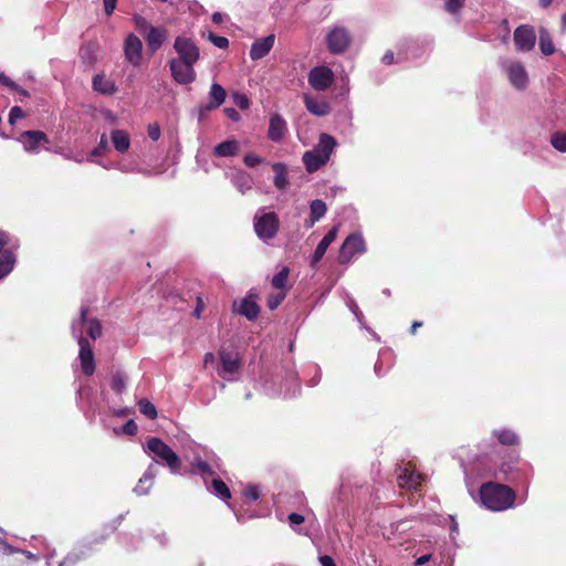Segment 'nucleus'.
Instances as JSON below:
<instances>
[{"label":"nucleus","instance_id":"60","mask_svg":"<svg viewBox=\"0 0 566 566\" xmlns=\"http://www.w3.org/2000/svg\"><path fill=\"white\" fill-rule=\"evenodd\" d=\"M0 84L8 87V86H13L14 82L11 78H9L7 75H4L2 72H0Z\"/></svg>","mask_w":566,"mask_h":566},{"label":"nucleus","instance_id":"19","mask_svg":"<svg viewBox=\"0 0 566 566\" xmlns=\"http://www.w3.org/2000/svg\"><path fill=\"white\" fill-rule=\"evenodd\" d=\"M337 232H338V226H334L325 235L324 238L319 241V243L317 244L315 251H314V254L312 256V261H311V265L312 266H315L316 263H318L322 258L324 256L327 248L331 245V243H333L337 237Z\"/></svg>","mask_w":566,"mask_h":566},{"label":"nucleus","instance_id":"1","mask_svg":"<svg viewBox=\"0 0 566 566\" xmlns=\"http://www.w3.org/2000/svg\"><path fill=\"white\" fill-rule=\"evenodd\" d=\"M516 494L505 484L486 482L480 488L482 504L491 511H504L513 506Z\"/></svg>","mask_w":566,"mask_h":566},{"label":"nucleus","instance_id":"26","mask_svg":"<svg viewBox=\"0 0 566 566\" xmlns=\"http://www.w3.org/2000/svg\"><path fill=\"white\" fill-rule=\"evenodd\" d=\"M303 163L308 172H314L324 166L327 160L317 150H308L303 155Z\"/></svg>","mask_w":566,"mask_h":566},{"label":"nucleus","instance_id":"9","mask_svg":"<svg viewBox=\"0 0 566 566\" xmlns=\"http://www.w3.org/2000/svg\"><path fill=\"white\" fill-rule=\"evenodd\" d=\"M334 82V73L327 66H316L308 73V83L316 91L327 90Z\"/></svg>","mask_w":566,"mask_h":566},{"label":"nucleus","instance_id":"47","mask_svg":"<svg viewBox=\"0 0 566 566\" xmlns=\"http://www.w3.org/2000/svg\"><path fill=\"white\" fill-rule=\"evenodd\" d=\"M24 112L20 106H13L9 113V124L14 125L17 119L24 117Z\"/></svg>","mask_w":566,"mask_h":566},{"label":"nucleus","instance_id":"7","mask_svg":"<svg viewBox=\"0 0 566 566\" xmlns=\"http://www.w3.org/2000/svg\"><path fill=\"white\" fill-rule=\"evenodd\" d=\"M174 49L179 55L178 61L196 64L200 57L199 48L189 38L177 36L174 42Z\"/></svg>","mask_w":566,"mask_h":566},{"label":"nucleus","instance_id":"51","mask_svg":"<svg viewBox=\"0 0 566 566\" xmlns=\"http://www.w3.org/2000/svg\"><path fill=\"white\" fill-rule=\"evenodd\" d=\"M287 520L292 525H300L305 521L304 516L298 513L289 514Z\"/></svg>","mask_w":566,"mask_h":566},{"label":"nucleus","instance_id":"39","mask_svg":"<svg viewBox=\"0 0 566 566\" xmlns=\"http://www.w3.org/2000/svg\"><path fill=\"white\" fill-rule=\"evenodd\" d=\"M552 146L562 153L566 151V134L555 133L551 138Z\"/></svg>","mask_w":566,"mask_h":566},{"label":"nucleus","instance_id":"59","mask_svg":"<svg viewBox=\"0 0 566 566\" xmlns=\"http://www.w3.org/2000/svg\"><path fill=\"white\" fill-rule=\"evenodd\" d=\"M9 88L15 91L17 93H19L22 97H29V92L25 91L24 88H22L20 85H18L15 82H14V85L13 86H8Z\"/></svg>","mask_w":566,"mask_h":566},{"label":"nucleus","instance_id":"17","mask_svg":"<svg viewBox=\"0 0 566 566\" xmlns=\"http://www.w3.org/2000/svg\"><path fill=\"white\" fill-rule=\"evenodd\" d=\"M275 42V35L270 34L268 36L256 39L250 49V57L253 61L261 60L272 50Z\"/></svg>","mask_w":566,"mask_h":566},{"label":"nucleus","instance_id":"20","mask_svg":"<svg viewBox=\"0 0 566 566\" xmlns=\"http://www.w3.org/2000/svg\"><path fill=\"white\" fill-rule=\"evenodd\" d=\"M507 76L512 85L516 88H524L527 84V74L521 63H511L507 66Z\"/></svg>","mask_w":566,"mask_h":566},{"label":"nucleus","instance_id":"28","mask_svg":"<svg viewBox=\"0 0 566 566\" xmlns=\"http://www.w3.org/2000/svg\"><path fill=\"white\" fill-rule=\"evenodd\" d=\"M93 88L104 95H111L116 92L114 82L108 80L104 74H97L93 77Z\"/></svg>","mask_w":566,"mask_h":566},{"label":"nucleus","instance_id":"53","mask_svg":"<svg viewBox=\"0 0 566 566\" xmlns=\"http://www.w3.org/2000/svg\"><path fill=\"white\" fill-rule=\"evenodd\" d=\"M103 2L105 13L107 15H111L116 8L117 0H103Z\"/></svg>","mask_w":566,"mask_h":566},{"label":"nucleus","instance_id":"54","mask_svg":"<svg viewBox=\"0 0 566 566\" xmlns=\"http://www.w3.org/2000/svg\"><path fill=\"white\" fill-rule=\"evenodd\" d=\"M224 114L232 120L237 122L240 119V115L238 113V111L233 107H226L223 109Z\"/></svg>","mask_w":566,"mask_h":566},{"label":"nucleus","instance_id":"46","mask_svg":"<svg viewBox=\"0 0 566 566\" xmlns=\"http://www.w3.org/2000/svg\"><path fill=\"white\" fill-rule=\"evenodd\" d=\"M243 163L247 167L253 168L262 163V158L255 154H247L243 157Z\"/></svg>","mask_w":566,"mask_h":566},{"label":"nucleus","instance_id":"2","mask_svg":"<svg viewBox=\"0 0 566 566\" xmlns=\"http://www.w3.org/2000/svg\"><path fill=\"white\" fill-rule=\"evenodd\" d=\"M147 450L157 458L165 461L172 473L179 472L181 460L172 449L157 437H150L147 440Z\"/></svg>","mask_w":566,"mask_h":566},{"label":"nucleus","instance_id":"57","mask_svg":"<svg viewBox=\"0 0 566 566\" xmlns=\"http://www.w3.org/2000/svg\"><path fill=\"white\" fill-rule=\"evenodd\" d=\"M319 563L322 566H336L334 559L328 555H323L319 557Z\"/></svg>","mask_w":566,"mask_h":566},{"label":"nucleus","instance_id":"62","mask_svg":"<svg viewBox=\"0 0 566 566\" xmlns=\"http://www.w3.org/2000/svg\"><path fill=\"white\" fill-rule=\"evenodd\" d=\"M431 558V555L430 554H427V555H422L420 556L417 560H416V565L417 566H421V565H424L426 563H428Z\"/></svg>","mask_w":566,"mask_h":566},{"label":"nucleus","instance_id":"42","mask_svg":"<svg viewBox=\"0 0 566 566\" xmlns=\"http://www.w3.org/2000/svg\"><path fill=\"white\" fill-rule=\"evenodd\" d=\"M243 496L249 501H256L260 497V491L256 485H249L247 486L243 492Z\"/></svg>","mask_w":566,"mask_h":566},{"label":"nucleus","instance_id":"48","mask_svg":"<svg viewBox=\"0 0 566 566\" xmlns=\"http://www.w3.org/2000/svg\"><path fill=\"white\" fill-rule=\"evenodd\" d=\"M138 427L136 422L130 419L128 420L122 428V432L126 436H135L137 433Z\"/></svg>","mask_w":566,"mask_h":566},{"label":"nucleus","instance_id":"24","mask_svg":"<svg viewBox=\"0 0 566 566\" xmlns=\"http://www.w3.org/2000/svg\"><path fill=\"white\" fill-rule=\"evenodd\" d=\"M304 104L306 109L316 116H325L331 112V106L325 101H318L314 97H311L308 95L304 96Z\"/></svg>","mask_w":566,"mask_h":566},{"label":"nucleus","instance_id":"35","mask_svg":"<svg viewBox=\"0 0 566 566\" xmlns=\"http://www.w3.org/2000/svg\"><path fill=\"white\" fill-rule=\"evenodd\" d=\"M109 386L116 395H122L126 388V376L124 373L117 370L112 375Z\"/></svg>","mask_w":566,"mask_h":566},{"label":"nucleus","instance_id":"45","mask_svg":"<svg viewBox=\"0 0 566 566\" xmlns=\"http://www.w3.org/2000/svg\"><path fill=\"white\" fill-rule=\"evenodd\" d=\"M209 40L219 49H227L229 46V40L226 36H220V35L210 33Z\"/></svg>","mask_w":566,"mask_h":566},{"label":"nucleus","instance_id":"21","mask_svg":"<svg viewBox=\"0 0 566 566\" xmlns=\"http://www.w3.org/2000/svg\"><path fill=\"white\" fill-rule=\"evenodd\" d=\"M167 30L163 27H149L146 35L148 49L156 52L167 39Z\"/></svg>","mask_w":566,"mask_h":566},{"label":"nucleus","instance_id":"10","mask_svg":"<svg viewBox=\"0 0 566 566\" xmlns=\"http://www.w3.org/2000/svg\"><path fill=\"white\" fill-rule=\"evenodd\" d=\"M400 489L418 491L422 484L423 476L417 472L411 463H408L397 476Z\"/></svg>","mask_w":566,"mask_h":566},{"label":"nucleus","instance_id":"31","mask_svg":"<svg viewBox=\"0 0 566 566\" xmlns=\"http://www.w3.org/2000/svg\"><path fill=\"white\" fill-rule=\"evenodd\" d=\"M272 169L275 172L273 181L275 188L279 190H284L289 185L286 177V166L283 163H275L272 165Z\"/></svg>","mask_w":566,"mask_h":566},{"label":"nucleus","instance_id":"16","mask_svg":"<svg viewBox=\"0 0 566 566\" xmlns=\"http://www.w3.org/2000/svg\"><path fill=\"white\" fill-rule=\"evenodd\" d=\"M19 140L22 143L25 151L38 153L40 144L49 143V137L41 130H25L21 133Z\"/></svg>","mask_w":566,"mask_h":566},{"label":"nucleus","instance_id":"40","mask_svg":"<svg viewBox=\"0 0 566 566\" xmlns=\"http://www.w3.org/2000/svg\"><path fill=\"white\" fill-rule=\"evenodd\" d=\"M87 334L93 339H96L102 335V325L98 319L92 318L88 321Z\"/></svg>","mask_w":566,"mask_h":566},{"label":"nucleus","instance_id":"11","mask_svg":"<svg viewBox=\"0 0 566 566\" xmlns=\"http://www.w3.org/2000/svg\"><path fill=\"white\" fill-rule=\"evenodd\" d=\"M536 42V34L533 27L522 24L514 31V43L517 50L526 52L531 51Z\"/></svg>","mask_w":566,"mask_h":566},{"label":"nucleus","instance_id":"5","mask_svg":"<svg viewBox=\"0 0 566 566\" xmlns=\"http://www.w3.org/2000/svg\"><path fill=\"white\" fill-rule=\"evenodd\" d=\"M352 38L347 29L343 27L333 28L326 35L327 49L333 54L345 52L350 45Z\"/></svg>","mask_w":566,"mask_h":566},{"label":"nucleus","instance_id":"50","mask_svg":"<svg viewBox=\"0 0 566 566\" xmlns=\"http://www.w3.org/2000/svg\"><path fill=\"white\" fill-rule=\"evenodd\" d=\"M133 20H134V23L136 25V28L139 30V31H145V30H149V27H151L148 21L139 15V14H135L133 17Z\"/></svg>","mask_w":566,"mask_h":566},{"label":"nucleus","instance_id":"32","mask_svg":"<svg viewBox=\"0 0 566 566\" xmlns=\"http://www.w3.org/2000/svg\"><path fill=\"white\" fill-rule=\"evenodd\" d=\"M211 489L222 501L227 502L231 499V491L229 486L220 478H214L212 480Z\"/></svg>","mask_w":566,"mask_h":566},{"label":"nucleus","instance_id":"30","mask_svg":"<svg viewBox=\"0 0 566 566\" xmlns=\"http://www.w3.org/2000/svg\"><path fill=\"white\" fill-rule=\"evenodd\" d=\"M493 434L503 446L514 447L520 443L518 436L511 429L495 430Z\"/></svg>","mask_w":566,"mask_h":566},{"label":"nucleus","instance_id":"55","mask_svg":"<svg viewBox=\"0 0 566 566\" xmlns=\"http://www.w3.org/2000/svg\"><path fill=\"white\" fill-rule=\"evenodd\" d=\"M106 145H107V139H106V136L103 135L102 138H101V143H99L98 147L93 149L92 156H99L102 149H104L106 147Z\"/></svg>","mask_w":566,"mask_h":566},{"label":"nucleus","instance_id":"14","mask_svg":"<svg viewBox=\"0 0 566 566\" xmlns=\"http://www.w3.org/2000/svg\"><path fill=\"white\" fill-rule=\"evenodd\" d=\"M527 465L524 468L518 467V461L515 462H503L500 465V473L504 475V479L513 483H524L527 480Z\"/></svg>","mask_w":566,"mask_h":566},{"label":"nucleus","instance_id":"63","mask_svg":"<svg viewBox=\"0 0 566 566\" xmlns=\"http://www.w3.org/2000/svg\"><path fill=\"white\" fill-rule=\"evenodd\" d=\"M212 21L216 23V24H220L223 22V15L222 13L220 12H214L211 17Z\"/></svg>","mask_w":566,"mask_h":566},{"label":"nucleus","instance_id":"3","mask_svg":"<svg viewBox=\"0 0 566 566\" xmlns=\"http://www.w3.org/2000/svg\"><path fill=\"white\" fill-rule=\"evenodd\" d=\"M18 244L12 243L11 237L0 231V280L9 275L17 262L15 250Z\"/></svg>","mask_w":566,"mask_h":566},{"label":"nucleus","instance_id":"22","mask_svg":"<svg viewBox=\"0 0 566 566\" xmlns=\"http://www.w3.org/2000/svg\"><path fill=\"white\" fill-rule=\"evenodd\" d=\"M226 97H227L226 90L220 84L213 83L210 87L209 101L205 105V109L219 108L226 101Z\"/></svg>","mask_w":566,"mask_h":566},{"label":"nucleus","instance_id":"36","mask_svg":"<svg viewBox=\"0 0 566 566\" xmlns=\"http://www.w3.org/2000/svg\"><path fill=\"white\" fill-rule=\"evenodd\" d=\"M290 274V269L284 266L281 271H279L272 279V286L279 291L286 290V281Z\"/></svg>","mask_w":566,"mask_h":566},{"label":"nucleus","instance_id":"8","mask_svg":"<svg viewBox=\"0 0 566 566\" xmlns=\"http://www.w3.org/2000/svg\"><path fill=\"white\" fill-rule=\"evenodd\" d=\"M192 63L178 61L177 59H171L169 61V67L171 72V76L175 82L178 84H190L196 80V72Z\"/></svg>","mask_w":566,"mask_h":566},{"label":"nucleus","instance_id":"13","mask_svg":"<svg viewBox=\"0 0 566 566\" xmlns=\"http://www.w3.org/2000/svg\"><path fill=\"white\" fill-rule=\"evenodd\" d=\"M80 353L78 358L81 361V368L85 376H92L95 371V361L93 349L88 340L81 336L78 338Z\"/></svg>","mask_w":566,"mask_h":566},{"label":"nucleus","instance_id":"34","mask_svg":"<svg viewBox=\"0 0 566 566\" xmlns=\"http://www.w3.org/2000/svg\"><path fill=\"white\" fill-rule=\"evenodd\" d=\"M539 49L544 55H552L555 52L554 43L545 29L539 31Z\"/></svg>","mask_w":566,"mask_h":566},{"label":"nucleus","instance_id":"25","mask_svg":"<svg viewBox=\"0 0 566 566\" xmlns=\"http://www.w3.org/2000/svg\"><path fill=\"white\" fill-rule=\"evenodd\" d=\"M337 142L333 136L323 133L319 135L318 144L315 150H317L322 155V157H324V159L328 161L331 154L334 151Z\"/></svg>","mask_w":566,"mask_h":566},{"label":"nucleus","instance_id":"38","mask_svg":"<svg viewBox=\"0 0 566 566\" xmlns=\"http://www.w3.org/2000/svg\"><path fill=\"white\" fill-rule=\"evenodd\" d=\"M191 467H192L193 471L200 473L201 475H213L214 474V471L212 470L210 464L201 459H196L191 463Z\"/></svg>","mask_w":566,"mask_h":566},{"label":"nucleus","instance_id":"27","mask_svg":"<svg viewBox=\"0 0 566 566\" xmlns=\"http://www.w3.org/2000/svg\"><path fill=\"white\" fill-rule=\"evenodd\" d=\"M239 149V142L235 139H230L218 144L213 149V154L217 157H233L238 155Z\"/></svg>","mask_w":566,"mask_h":566},{"label":"nucleus","instance_id":"12","mask_svg":"<svg viewBox=\"0 0 566 566\" xmlns=\"http://www.w3.org/2000/svg\"><path fill=\"white\" fill-rule=\"evenodd\" d=\"M143 43L140 39L130 33L124 42V55L128 63L134 66L140 65L142 62Z\"/></svg>","mask_w":566,"mask_h":566},{"label":"nucleus","instance_id":"64","mask_svg":"<svg viewBox=\"0 0 566 566\" xmlns=\"http://www.w3.org/2000/svg\"><path fill=\"white\" fill-rule=\"evenodd\" d=\"M422 326V322L415 321L410 327V334L415 335L417 332V328Z\"/></svg>","mask_w":566,"mask_h":566},{"label":"nucleus","instance_id":"29","mask_svg":"<svg viewBox=\"0 0 566 566\" xmlns=\"http://www.w3.org/2000/svg\"><path fill=\"white\" fill-rule=\"evenodd\" d=\"M112 143L114 148L119 153H125L130 146V139L128 134L122 129H115L111 134Z\"/></svg>","mask_w":566,"mask_h":566},{"label":"nucleus","instance_id":"44","mask_svg":"<svg viewBox=\"0 0 566 566\" xmlns=\"http://www.w3.org/2000/svg\"><path fill=\"white\" fill-rule=\"evenodd\" d=\"M463 2L464 0H447L444 3V8L449 13L455 14L462 8Z\"/></svg>","mask_w":566,"mask_h":566},{"label":"nucleus","instance_id":"4","mask_svg":"<svg viewBox=\"0 0 566 566\" xmlns=\"http://www.w3.org/2000/svg\"><path fill=\"white\" fill-rule=\"evenodd\" d=\"M279 228L280 220L275 212H265L254 217V231L263 241L273 239L277 234Z\"/></svg>","mask_w":566,"mask_h":566},{"label":"nucleus","instance_id":"33","mask_svg":"<svg viewBox=\"0 0 566 566\" xmlns=\"http://www.w3.org/2000/svg\"><path fill=\"white\" fill-rule=\"evenodd\" d=\"M310 209H311V214H310L311 224L310 226H313L315 222H317L321 218L324 217V214L326 213L327 207L323 200L316 199L311 202Z\"/></svg>","mask_w":566,"mask_h":566},{"label":"nucleus","instance_id":"56","mask_svg":"<svg viewBox=\"0 0 566 566\" xmlns=\"http://www.w3.org/2000/svg\"><path fill=\"white\" fill-rule=\"evenodd\" d=\"M381 62L386 65H390L395 62V55H394V52L392 51H387L382 57H381Z\"/></svg>","mask_w":566,"mask_h":566},{"label":"nucleus","instance_id":"15","mask_svg":"<svg viewBox=\"0 0 566 566\" xmlns=\"http://www.w3.org/2000/svg\"><path fill=\"white\" fill-rule=\"evenodd\" d=\"M219 357L221 367L218 369V375L220 377L233 375L240 370L241 361L237 354L223 349L219 352Z\"/></svg>","mask_w":566,"mask_h":566},{"label":"nucleus","instance_id":"6","mask_svg":"<svg viewBox=\"0 0 566 566\" xmlns=\"http://www.w3.org/2000/svg\"><path fill=\"white\" fill-rule=\"evenodd\" d=\"M365 250L366 244L363 237L358 233H352L345 239L339 249L338 261L342 264L348 263L355 254L363 253Z\"/></svg>","mask_w":566,"mask_h":566},{"label":"nucleus","instance_id":"58","mask_svg":"<svg viewBox=\"0 0 566 566\" xmlns=\"http://www.w3.org/2000/svg\"><path fill=\"white\" fill-rule=\"evenodd\" d=\"M203 306H205V305H203V301H202L200 297H198V298H197V306H196V308H195V311H193V316H195V317H197V318H199V317H200V314H201V312H202V310H203Z\"/></svg>","mask_w":566,"mask_h":566},{"label":"nucleus","instance_id":"61","mask_svg":"<svg viewBox=\"0 0 566 566\" xmlns=\"http://www.w3.org/2000/svg\"><path fill=\"white\" fill-rule=\"evenodd\" d=\"M114 531L115 528L113 526H105L103 533L99 535V538L102 541L106 539Z\"/></svg>","mask_w":566,"mask_h":566},{"label":"nucleus","instance_id":"52","mask_svg":"<svg viewBox=\"0 0 566 566\" xmlns=\"http://www.w3.org/2000/svg\"><path fill=\"white\" fill-rule=\"evenodd\" d=\"M234 97H235V104L241 109H247L249 107V99L245 95L237 94Z\"/></svg>","mask_w":566,"mask_h":566},{"label":"nucleus","instance_id":"37","mask_svg":"<svg viewBox=\"0 0 566 566\" xmlns=\"http://www.w3.org/2000/svg\"><path fill=\"white\" fill-rule=\"evenodd\" d=\"M139 411L147 418L154 420L157 418V409L153 402L148 399L143 398L138 401Z\"/></svg>","mask_w":566,"mask_h":566},{"label":"nucleus","instance_id":"23","mask_svg":"<svg viewBox=\"0 0 566 566\" xmlns=\"http://www.w3.org/2000/svg\"><path fill=\"white\" fill-rule=\"evenodd\" d=\"M238 313L249 321H253L260 314V306L254 300H252L251 295H248L241 301Z\"/></svg>","mask_w":566,"mask_h":566},{"label":"nucleus","instance_id":"43","mask_svg":"<svg viewBox=\"0 0 566 566\" xmlns=\"http://www.w3.org/2000/svg\"><path fill=\"white\" fill-rule=\"evenodd\" d=\"M146 483H148L149 485H151L153 483V478L147 474L139 479L138 484L135 488V492L138 495H145L147 493V489L145 488Z\"/></svg>","mask_w":566,"mask_h":566},{"label":"nucleus","instance_id":"41","mask_svg":"<svg viewBox=\"0 0 566 566\" xmlns=\"http://www.w3.org/2000/svg\"><path fill=\"white\" fill-rule=\"evenodd\" d=\"M286 291H279L276 294H271L268 298V307L275 310L285 298Z\"/></svg>","mask_w":566,"mask_h":566},{"label":"nucleus","instance_id":"49","mask_svg":"<svg viewBox=\"0 0 566 566\" xmlns=\"http://www.w3.org/2000/svg\"><path fill=\"white\" fill-rule=\"evenodd\" d=\"M148 136L151 140L156 142L160 138L161 132L160 126L157 123H151L148 125Z\"/></svg>","mask_w":566,"mask_h":566},{"label":"nucleus","instance_id":"18","mask_svg":"<svg viewBox=\"0 0 566 566\" xmlns=\"http://www.w3.org/2000/svg\"><path fill=\"white\" fill-rule=\"evenodd\" d=\"M287 132L286 120L280 114H273L270 117L268 138L274 143H280Z\"/></svg>","mask_w":566,"mask_h":566}]
</instances>
